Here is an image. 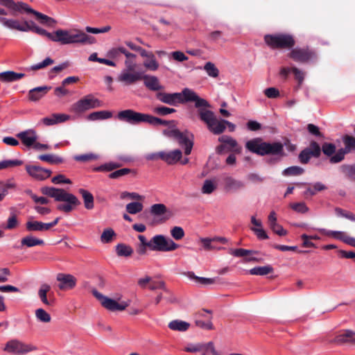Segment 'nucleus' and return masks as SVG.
Returning a JSON list of instances; mask_svg holds the SVG:
<instances>
[{"mask_svg":"<svg viewBox=\"0 0 355 355\" xmlns=\"http://www.w3.org/2000/svg\"><path fill=\"white\" fill-rule=\"evenodd\" d=\"M171 121L164 120L148 114V123L153 125H168Z\"/></svg>","mask_w":355,"mask_h":355,"instance_id":"69168bd1","label":"nucleus"},{"mask_svg":"<svg viewBox=\"0 0 355 355\" xmlns=\"http://www.w3.org/2000/svg\"><path fill=\"white\" fill-rule=\"evenodd\" d=\"M36 349V347L32 345H28L18 340L13 339L6 343L3 350L16 355H22L34 351Z\"/></svg>","mask_w":355,"mask_h":355,"instance_id":"4468645a","label":"nucleus"},{"mask_svg":"<svg viewBox=\"0 0 355 355\" xmlns=\"http://www.w3.org/2000/svg\"><path fill=\"white\" fill-rule=\"evenodd\" d=\"M193 135L190 134L188 131L184 132L180 131V135L178 136L175 139L180 146H184V153L187 155H190L193 146Z\"/></svg>","mask_w":355,"mask_h":355,"instance_id":"5701e85b","label":"nucleus"},{"mask_svg":"<svg viewBox=\"0 0 355 355\" xmlns=\"http://www.w3.org/2000/svg\"><path fill=\"white\" fill-rule=\"evenodd\" d=\"M168 328L173 331H186L190 327V324L179 320H174L169 322Z\"/></svg>","mask_w":355,"mask_h":355,"instance_id":"c9c22d12","label":"nucleus"},{"mask_svg":"<svg viewBox=\"0 0 355 355\" xmlns=\"http://www.w3.org/2000/svg\"><path fill=\"white\" fill-rule=\"evenodd\" d=\"M142 80L144 85L151 91H159L162 89L158 78L155 76L144 75L142 73Z\"/></svg>","mask_w":355,"mask_h":355,"instance_id":"cd10ccee","label":"nucleus"},{"mask_svg":"<svg viewBox=\"0 0 355 355\" xmlns=\"http://www.w3.org/2000/svg\"><path fill=\"white\" fill-rule=\"evenodd\" d=\"M341 171L349 178L355 176V164H343L340 167Z\"/></svg>","mask_w":355,"mask_h":355,"instance_id":"0e129e2a","label":"nucleus"},{"mask_svg":"<svg viewBox=\"0 0 355 355\" xmlns=\"http://www.w3.org/2000/svg\"><path fill=\"white\" fill-rule=\"evenodd\" d=\"M123 53H125L123 46L114 47L107 51V56L112 59H117Z\"/></svg>","mask_w":355,"mask_h":355,"instance_id":"338daca9","label":"nucleus"},{"mask_svg":"<svg viewBox=\"0 0 355 355\" xmlns=\"http://www.w3.org/2000/svg\"><path fill=\"white\" fill-rule=\"evenodd\" d=\"M216 189V185L210 180H206L202 187V192L205 194H210Z\"/></svg>","mask_w":355,"mask_h":355,"instance_id":"774afa93","label":"nucleus"},{"mask_svg":"<svg viewBox=\"0 0 355 355\" xmlns=\"http://www.w3.org/2000/svg\"><path fill=\"white\" fill-rule=\"evenodd\" d=\"M321 232L325 236L333 237L342 241H343L345 236V232L340 231L322 230Z\"/></svg>","mask_w":355,"mask_h":355,"instance_id":"13d9d810","label":"nucleus"},{"mask_svg":"<svg viewBox=\"0 0 355 355\" xmlns=\"http://www.w3.org/2000/svg\"><path fill=\"white\" fill-rule=\"evenodd\" d=\"M124 64L125 69L118 76L119 82L123 83L126 85H130L142 80L143 72L135 70L137 66L135 60H125Z\"/></svg>","mask_w":355,"mask_h":355,"instance_id":"6e6552de","label":"nucleus"},{"mask_svg":"<svg viewBox=\"0 0 355 355\" xmlns=\"http://www.w3.org/2000/svg\"><path fill=\"white\" fill-rule=\"evenodd\" d=\"M52 41L59 42L61 44H92L94 38L83 32L73 33L67 30L59 29L53 33Z\"/></svg>","mask_w":355,"mask_h":355,"instance_id":"423d86ee","label":"nucleus"},{"mask_svg":"<svg viewBox=\"0 0 355 355\" xmlns=\"http://www.w3.org/2000/svg\"><path fill=\"white\" fill-rule=\"evenodd\" d=\"M148 288L151 291L161 289L164 293H170V290L166 287V283L164 281H153L151 279Z\"/></svg>","mask_w":355,"mask_h":355,"instance_id":"3c124183","label":"nucleus"},{"mask_svg":"<svg viewBox=\"0 0 355 355\" xmlns=\"http://www.w3.org/2000/svg\"><path fill=\"white\" fill-rule=\"evenodd\" d=\"M26 76L25 73H17L13 71H6L0 73V81L10 83L19 80Z\"/></svg>","mask_w":355,"mask_h":355,"instance_id":"c756f323","label":"nucleus"},{"mask_svg":"<svg viewBox=\"0 0 355 355\" xmlns=\"http://www.w3.org/2000/svg\"><path fill=\"white\" fill-rule=\"evenodd\" d=\"M26 169L31 177L37 180H46L49 178L52 173L51 170L36 165H27Z\"/></svg>","mask_w":355,"mask_h":355,"instance_id":"412c9836","label":"nucleus"},{"mask_svg":"<svg viewBox=\"0 0 355 355\" xmlns=\"http://www.w3.org/2000/svg\"><path fill=\"white\" fill-rule=\"evenodd\" d=\"M292 73L294 75L295 79L297 81V88L299 89L304 81L305 73L295 67H292Z\"/></svg>","mask_w":355,"mask_h":355,"instance_id":"052dcab7","label":"nucleus"},{"mask_svg":"<svg viewBox=\"0 0 355 355\" xmlns=\"http://www.w3.org/2000/svg\"><path fill=\"white\" fill-rule=\"evenodd\" d=\"M25 227L27 232H45L48 231L46 223L42 221L35 220L32 218H30L25 224Z\"/></svg>","mask_w":355,"mask_h":355,"instance_id":"c85d7f7f","label":"nucleus"},{"mask_svg":"<svg viewBox=\"0 0 355 355\" xmlns=\"http://www.w3.org/2000/svg\"><path fill=\"white\" fill-rule=\"evenodd\" d=\"M51 89V87L49 86L35 87L28 92V98L31 101H37L44 96Z\"/></svg>","mask_w":355,"mask_h":355,"instance_id":"a878e982","label":"nucleus"},{"mask_svg":"<svg viewBox=\"0 0 355 355\" xmlns=\"http://www.w3.org/2000/svg\"><path fill=\"white\" fill-rule=\"evenodd\" d=\"M154 113L159 116H166L168 114L174 113L176 110L173 108L165 107L163 105L157 106L153 110Z\"/></svg>","mask_w":355,"mask_h":355,"instance_id":"4d7b16f0","label":"nucleus"},{"mask_svg":"<svg viewBox=\"0 0 355 355\" xmlns=\"http://www.w3.org/2000/svg\"><path fill=\"white\" fill-rule=\"evenodd\" d=\"M51 286L49 284H43L38 291V296L45 305H52L53 300L47 299V293L50 291Z\"/></svg>","mask_w":355,"mask_h":355,"instance_id":"f704fd0d","label":"nucleus"},{"mask_svg":"<svg viewBox=\"0 0 355 355\" xmlns=\"http://www.w3.org/2000/svg\"><path fill=\"white\" fill-rule=\"evenodd\" d=\"M224 189L227 192H236L245 187L243 182L234 179L233 177L224 174L222 175Z\"/></svg>","mask_w":355,"mask_h":355,"instance_id":"a211bd4d","label":"nucleus"},{"mask_svg":"<svg viewBox=\"0 0 355 355\" xmlns=\"http://www.w3.org/2000/svg\"><path fill=\"white\" fill-rule=\"evenodd\" d=\"M78 192L82 195L85 207L88 210L92 209L94 207L93 195L89 191L84 189H80Z\"/></svg>","mask_w":355,"mask_h":355,"instance_id":"72a5a7b5","label":"nucleus"},{"mask_svg":"<svg viewBox=\"0 0 355 355\" xmlns=\"http://www.w3.org/2000/svg\"><path fill=\"white\" fill-rule=\"evenodd\" d=\"M349 329H344L339 332V334L331 340V343L338 345H343L349 343Z\"/></svg>","mask_w":355,"mask_h":355,"instance_id":"37998d69","label":"nucleus"},{"mask_svg":"<svg viewBox=\"0 0 355 355\" xmlns=\"http://www.w3.org/2000/svg\"><path fill=\"white\" fill-rule=\"evenodd\" d=\"M189 277L195 280L196 282L200 283L201 284L207 285L212 284L215 283V279L214 278H206V277H200L196 276L195 274L192 272H189Z\"/></svg>","mask_w":355,"mask_h":355,"instance_id":"6e6d98bb","label":"nucleus"},{"mask_svg":"<svg viewBox=\"0 0 355 355\" xmlns=\"http://www.w3.org/2000/svg\"><path fill=\"white\" fill-rule=\"evenodd\" d=\"M92 294L101 302V305L109 311H123L128 306L127 303L123 302L119 304L114 300L104 296L96 289L92 291Z\"/></svg>","mask_w":355,"mask_h":355,"instance_id":"f3484780","label":"nucleus"},{"mask_svg":"<svg viewBox=\"0 0 355 355\" xmlns=\"http://www.w3.org/2000/svg\"><path fill=\"white\" fill-rule=\"evenodd\" d=\"M117 118L119 121L132 125H137L141 123H148V114L128 109L119 112Z\"/></svg>","mask_w":355,"mask_h":355,"instance_id":"ddd939ff","label":"nucleus"},{"mask_svg":"<svg viewBox=\"0 0 355 355\" xmlns=\"http://www.w3.org/2000/svg\"><path fill=\"white\" fill-rule=\"evenodd\" d=\"M304 169L298 166H293L286 168L282 171V175L284 176H297L303 174Z\"/></svg>","mask_w":355,"mask_h":355,"instance_id":"c03bdc74","label":"nucleus"},{"mask_svg":"<svg viewBox=\"0 0 355 355\" xmlns=\"http://www.w3.org/2000/svg\"><path fill=\"white\" fill-rule=\"evenodd\" d=\"M116 252L119 257H130L133 253V250L130 245L119 243L116 246Z\"/></svg>","mask_w":355,"mask_h":355,"instance_id":"ea45409f","label":"nucleus"},{"mask_svg":"<svg viewBox=\"0 0 355 355\" xmlns=\"http://www.w3.org/2000/svg\"><path fill=\"white\" fill-rule=\"evenodd\" d=\"M112 116V113L110 111L102 110L94 112L87 116V119L89 121L104 120L110 119Z\"/></svg>","mask_w":355,"mask_h":355,"instance_id":"e433bc0d","label":"nucleus"},{"mask_svg":"<svg viewBox=\"0 0 355 355\" xmlns=\"http://www.w3.org/2000/svg\"><path fill=\"white\" fill-rule=\"evenodd\" d=\"M264 42L272 49H291L295 45L294 37L288 33L266 35Z\"/></svg>","mask_w":355,"mask_h":355,"instance_id":"0eeeda50","label":"nucleus"},{"mask_svg":"<svg viewBox=\"0 0 355 355\" xmlns=\"http://www.w3.org/2000/svg\"><path fill=\"white\" fill-rule=\"evenodd\" d=\"M28 31H32L40 35L45 36L52 41L53 33L47 32L45 29L37 26L33 21H30Z\"/></svg>","mask_w":355,"mask_h":355,"instance_id":"a19ab883","label":"nucleus"},{"mask_svg":"<svg viewBox=\"0 0 355 355\" xmlns=\"http://www.w3.org/2000/svg\"><path fill=\"white\" fill-rule=\"evenodd\" d=\"M182 153L180 150L176 149L169 152L163 151L162 161L165 162L169 165L176 164L181 159Z\"/></svg>","mask_w":355,"mask_h":355,"instance_id":"bb28decb","label":"nucleus"},{"mask_svg":"<svg viewBox=\"0 0 355 355\" xmlns=\"http://www.w3.org/2000/svg\"><path fill=\"white\" fill-rule=\"evenodd\" d=\"M321 151L330 159L336 153V146L332 143L324 142L321 147Z\"/></svg>","mask_w":355,"mask_h":355,"instance_id":"49530a36","label":"nucleus"},{"mask_svg":"<svg viewBox=\"0 0 355 355\" xmlns=\"http://www.w3.org/2000/svg\"><path fill=\"white\" fill-rule=\"evenodd\" d=\"M204 69L207 73L213 78H216L219 75V71L217 67L211 62H207L204 66Z\"/></svg>","mask_w":355,"mask_h":355,"instance_id":"5fc2aeb1","label":"nucleus"},{"mask_svg":"<svg viewBox=\"0 0 355 355\" xmlns=\"http://www.w3.org/2000/svg\"><path fill=\"white\" fill-rule=\"evenodd\" d=\"M251 223L257 227H252L251 230L254 232L259 239H267L268 238L266 231L261 228L262 224L261 220H257L255 216L251 217Z\"/></svg>","mask_w":355,"mask_h":355,"instance_id":"2f4dec72","label":"nucleus"},{"mask_svg":"<svg viewBox=\"0 0 355 355\" xmlns=\"http://www.w3.org/2000/svg\"><path fill=\"white\" fill-rule=\"evenodd\" d=\"M207 40L213 43H218L219 41H222L223 43L226 42L223 33L220 31H214L209 33L207 35Z\"/></svg>","mask_w":355,"mask_h":355,"instance_id":"8fccbe9b","label":"nucleus"},{"mask_svg":"<svg viewBox=\"0 0 355 355\" xmlns=\"http://www.w3.org/2000/svg\"><path fill=\"white\" fill-rule=\"evenodd\" d=\"M16 136L27 148H32L38 138L36 131L33 129L20 132Z\"/></svg>","mask_w":355,"mask_h":355,"instance_id":"4be33fe9","label":"nucleus"},{"mask_svg":"<svg viewBox=\"0 0 355 355\" xmlns=\"http://www.w3.org/2000/svg\"><path fill=\"white\" fill-rule=\"evenodd\" d=\"M0 3L10 10V14L17 16V13L26 12L33 14L35 19L42 25L54 27L57 24L55 19L31 8L22 1L15 2L13 0H0Z\"/></svg>","mask_w":355,"mask_h":355,"instance_id":"7ed1b4c3","label":"nucleus"},{"mask_svg":"<svg viewBox=\"0 0 355 355\" xmlns=\"http://www.w3.org/2000/svg\"><path fill=\"white\" fill-rule=\"evenodd\" d=\"M147 55H141L143 58H146L147 59L144 62V66L145 68L150 71H156L158 69L159 65L157 61L156 60L155 56L152 51H147Z\"/></svg>","mask_w":355,"mask_h":355,"instance_id":"7c9ffc66","label":"nucleus"},{"mask_svg":"<svg viewBox=\"0 0 355 355\" xmlns=\"http://www.w3.org/2000/svg\"><path fill=\"white\" fill-rule=\"evenodd\" d=\"M38 159L53 164H61L64 162L63 158L53 154L40 155Z\"/></svg>","mask_w":355,"mask_h":355,"instance_id":"79ce46f5","label":"nucleus"},{"mask_svg":"<svg viewBox=\"0 0 355 355\" xmlns=\"http://www.w3.org/2000/svg\"><path fill=\"white\" fill-rule=\"evenodd\" d=\"M10 216L8 218L7 221V225L6 226V228L8 230H12L16 227L18 225V220L17 218V216L15 214V208L11 207L10 209Z\"/></svg>","mask_w":355,"mask_h":355,"instance_id":"864d4df0","label":"nucleus"},{"mask_svg":"<svg viewBox=\"0 0 355 355\" xmlns=\"http://www.w3.org/2000/svg\"><path fill=\"white\" fill-rule=\"evenodd\" d=\"M321 155V147L315 141H311L309 146L303 149L299 154L298 159L300 163H309L311 157L318 158Z\"/></svg>","mask_w":355,"mask_h":355,"instance_id":"2eb2a0df","label":"nucleus"},{"mask_svg":"<svg viewBox=\"0 0 355 355\" xmlns=\"http://www.w3.org/2000/svg\"><path fill=\"white\" fill-rule=\"evenodd\" d=\"M204 104L202 106L197 107L199 119L207 125L208 130L213 134L223 133L226 129V125H230L231 122L224 119L218 120L214 112L209 110L211 107L209 102L205 100Z\"/></svg>","mask_w":355,"mask_h":355,"instance_id":"20e7f679","label":"nucleus"},{"mask_svg":"<svg viewBox=\"0 0 355 355\" xmlns=\"http://www.w3.org/2000/svg\"><path fill=\"white\" fill-rule=\"evenodd\" d=\"M116 236V233L113 229L109 227L103 230L101 235V241L103 243H110L113 241L114 237Z\"/></svg>","mask_w":355,"mask_h":355,"instance_id":"a18cd8bd","label":"nucleus"},{"mask_svg":"<svg viewBox=\"0 0 355 355\" xmlns=\"http://www.w3.org/2000/svg\"><path fill=\"white\" fill-rule=\"evenodd\" d=\"M150 214L154 216H163L162 220L166 221L172 216V213L164 204H154L150 207Z\"/></svg>","mask_w":355,"mask_h":355,"instance_id":"b1692460","label":"nucleus"},{"mask_svg":"<svg viewBox=\"0 0 355 355\" xmlns=\"http://www.w3.org/2000/svg\"><path fill=\"white\" fill-rule=\"evenodd\" d=\"M70 119V116L65 114L54 113L43 118L41 121L46 126L53 125L57 123L67 121Z\"/></svg>","mask_w":355,"mask_h":355,"instance_id":"393cba45","label":"nucleus"},{"mask_svg":"<svg viewBox=\"0 0 355 355\" xmlns=\"http://www.w3.org/2000/svg\"><path fill=\"white\" fill-rule=\"evenodd\" d=\"M343 142L344 144V148H340L334 156H332L329 159V162L331 164H337L342 162L345 159V155L346 154L351 153L355 151V137L349 135H345L343 137Z\"/></svg>","mask_w":355,"mask_h":355,"instance_id":"f8f14e48","label":"nucleus"},{"mask_svg":"<svg viewBox=\"0 0 355 355\" xmlns=\"http://www.w3.org/2000/svg\"><path fill=\"white\" fill-rule=\"evenodd\" d=\"M273 270L274 269L271 266L267 265L264 266L254 267L250 269L249 272L252 275L263 276L272 272Z\"/></svg>","mask_w":355,"mask_h":355,"instance_id":"4c0bfd02","label":"nucleus"},{"mask_svg":"<svg viewBox=\"0 0 355 355\" xmlns=\"http://www.w3.org/2000/svg\"><path fill=\"white\" fill-rule=\"evenodd\" d=\"M54 62L53 60L51 58H46L42 62L34 64L31 67L26 68V71H37L43 68H45Z\"/></svg>","mask_w":355,"mask_h":355,"instance_id":"603ef678","label":"nucleus"},{"mask_svg":"<svg viewBox=\"0 0 355 355\" xmlns=\"http://www.w3.org/2000/svg\"><path fill=\"white\" fill-rule=\"evenodd\" d=\"M56 279L60 282L58 286L61 291L73 289L77 282V279L73 275L66 273H58Z\"/></svg>","mask_w":355,"mask_h":355,"instance_id":"6ab92c4d","label":"nucleus"},{"mask_svg":"<svg viewBox=\"0 0 355 355\" xmlns=\"http://www.w3.org/2000/svg\"><path fill=\"white\" fill-rule=\"evenodd\" d=\"M44 241L42 239H37L32 235H27L21 240V246H26L27 248H32L36 245H44Z\"/></svg>","mask_w":355,"mask_h":355,"instance_id":"473e14b6","label":"nucleus"},{"mask_svg":"<svg viewBox=\"0 0 355 355\" xmlns=\"http://www.w3.org/2000/svg\"><path fill=\"white\" fill-rule=\"evenodd\" d=\"M218 141L221 143L216 148V153L220 155L225 150L232 151L236 153H240L241 147L239 146L237 141L230 136L223 135L218 138Z\"/></svg>","mask_w":355,"mask_h":355,"instance_id":"dca6fc26","label":"nucleus"},{"mask_svg":"<svg viewBox=\"0 0 355 355\" xmlns=\"http://www.w3.org/2000/svg\"><path fill=\"white\" fill-rule=\"evenodd\" d=\"M144 206L139 202H132L126 205V211L130 214H136L142 211Z\"/></svg>","mask_w":355,"mask_h":355,"instance_id":"09e8293b","label":"nucleus"},{"mask_svg":"<svg viewBox=\"0 0 355 355\" xmlns=\"http://www.w3.org/2000/svg\"><path fill=\"white\" fill-rule=\"evenodd\" d=\"M287 56L295 62L306 64L314 62L318 55L315 50L308 47H295L291 49Z\"/></svg>","mask_w":355,"mask_h":355,"instance_id":"1a4fd4ad","label":"nucleus"},{"mask_svg":"<svg viewBox=\"0 0 355 355\" xmlns=\"http://www.w3.org/2000/svg\"><path fill=\"white\" fill-rule=\"evenodd\" d=\"M179 248V245L173 240L166 239L164 235L157 234L150 239V250L153 251L169 252Z\"/></svg>","mask_w":355,"mask_h":355,"instance_id":"9b49d317","label":"nucleus"},{"mask_svg":"<svg viewBox=\"0 0 355 355\" xmlns=\"http://www.w3.org/2000/svg\"><path fill=\"white\" fill-rule=\"evenodd\" d=\"M35 316L40 322H49L51 321V315L43 309H38L35 311Z\"/></svg>","mask_w":355,"mask_h":355,"instance_id":"e2e57ef3","label":"nucleus"},{"mask_svg":"<svg viewBox=\"0 0 355 355\" xmlns=\"http://www.w3.org/2000/svg\"><path fill=\"white\" fill-rule=\"evenodd\" d=\"M0 23L6 27L21 32H28L30 21L24 20L20 23L19 20L0 17Z\"/></svg>","mask_w":355,"mask_h":355,"instance_id":"aec40b11","label":"nucleus"},{"mask_svg":"<svg viewBox=\"0 0 355 355\" xmlns=\"http://www.w3.org/2000/svg\"><path fill=\"white\" fill-rule=\"evenodd\" d=\"M156 98L162 103L171 106L193 102L194 106L197 109V107H201L205 103V99L200 97L196 92L189 88L183 89L182 92H157Z\"/></svg>","mask_w":355,"mask_h":355,"instance_id":"f257e3e1","label":"nucleus"},{"mask_svg":"<svg viewBox=\"0 0 355 355\" xmlns=\"http://www.w3.org/2000/svg\"><path fill=\"white\" fill-rule=\"evenodd\" d=\"M101 106V102L92 94H89L73 103L70 107V112L74 114H82L87 110Z\"/></svg>","mask_w":355,"mask_h":355,"instance_id":"9d476101","label":"nucleus"},{"mask_svg":"<svg viewBox=\"0 0 355 355\" xmlns=\"http://www.w3.org/2000/svg\"><path fill=\"white\" fill-rule=\"evenodd\" d=\"M202 355H217L216 352L212 342H209L205 344H202Z\"/></svg>","mask_w":355,"mask_h":355,"instance_id":"680f3d73","label":"nucleus"},{"mask_svg":"<svg viewBox=\"0 0 355 355\" xmlns=\"http://www.w3.org/2000/svg\"><path fill=\"white\" fill-rule=\"evenodd\" d=\"M335 212L338 216L343 217V218L349 219L353 222H355V214H354L351 211L345 210L340 207H336L335 209Z\"/></svg>","mask_w":355,"mask_h":355,"instance_id":"bf43d9fd","label":"nucleus"},{"mask_svg":"<svg viewBox=\"0 0 355 355\" xmlns=\"http://www.w3.org/2000/svg\"><path fill=\"white\" fill-rule=\"evenodd\" d=\"M245 148L250 152L260 156L264 155H284V146L280 142L268 143L263 141L261 138L257 137L248 141Z\"/></svg>","mask_w":355,"mask_h":355,"instance_id":"39448f33","label":"nucleus"},{"mask_svg":"<svg viewBox=\"0 0 355 355\" xmlns=\"http://www.w3.org/2000/svg\"><path fill=\"white\" fill-rule=\"evenodd\" d=\"M128 174H132L133 176H135L136 171L134 169L123 168L110 173L109 178L110 179H119L121 177L127 175Z\"/></svg>","mask_w":355,"mask_h":355,"instance_id":"58836bf2","label":"nucleus"},{"mask_svg":"<svg viewBox=\"0 0 355 355\" xmlns=\"http://www.w3.org/2000/svg\"><path fill=\"white\" fill-rule=\"evenodd\" d=\"M41 192L44 195L53 198L55 201L65 202V204H60L57 206L59 211L64 213L71 212L80 205V201L75 195L67 192L63 189L44 187L41 188Z\"/></svg>","mask_w":355,"mask_h":355,"instance_id":"f03ea898","label":"nucleus"},{"mask_svg":"<svg viewBox=\"0 0 355 355\" xmlns=\"http://www.w3.org/2000/svg\"><path fill=\"white\" fill-rule=\"evenodd\" d=\"M121 166V164L119 162H108L96 167L94 171H112L114 169L119 168Z\"/></svg>","mask_w":355,"mask_h":355,"instance_id":"de8ad7c7","label":"nucleus"}]
</instances>
